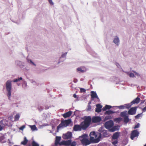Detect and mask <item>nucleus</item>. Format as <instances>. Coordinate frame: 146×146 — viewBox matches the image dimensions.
Masks as SVG:
<instances>
[{"label":"nucleus","instance_id":"cd10ccee","mask_svg":"<svg viewBox=\"0 0 146 146\" xmlns=\"http://www.w3.org/2000/svg\"><path fill=\"white\" fill-rule=\"evenodd\" d=\"M20 117L19 115L18 114H17L15 117V121H18L19 120Z\"/></svg>","mask_w":146,"mask_h":146},{"label":"nucleus","instance_id":"f257e3e1","mask_svg":"<svg viewBox=\"0 0 146 146\" xmlns=\"http://www.w3.org/2000/svg\"><path fill=\"white\" fill-rule=\"evenodd\" d=\"M90 136V140L92 143H97L100 141L99 137H97V135L94 131L91 132Z\"/></svg>","mask_w":146,"mask_h":146},{"label":"nucleus","instance_id":"e433bc0d","mask_svg":"<svg viewBox=\"0 0 146 146\" xmlns=\"http://www.w3.org/2000/svg\"><path fill=\"white\" fill-rule=\"evenodd\" d=\"M49 2V3L51 5H54V3L52 2V0H48Z\"/></svg>","mask_w":146,"mask_h":146},{"label":"nucleus","instance_id":"c9c22d12","mask_svg":"<svg viewBox=\"0 0 146 146\" xmlns=\"http://www.w3.org/2000/svg\"><path fill=\"white\" fill-rule=\"evenodd\" d=\"M129 75L131 77H134L135 76L134 74L133 73H131Z\"/></svg>","mask_w":146,"mask_h":146},{"label":"nucleus","instance_id":"6e6552de","mask_svg":"<svg viewBox=\"0 0 146 146\" xmlns=\"http://www.w3.org/2000/svg\"><path fill=\"white\" fill-rule=\"evenodd\" d=\"M113 125V122L112 120H110L106 122L104 126L106 128L109 129L112 127Z\"/></svg>","mask_w":146,"mask_h":146},{"label":"nucleus","instance_id":"7ed1b4c3","mask_svg":"<svg viewBox=\"0 0 146 146\" xmlns=\"http://www.w3.org/2000/svg\"><path fill=\"white\" fill-rule=\"evenodd\" d=\"M12 81L10 80H8L6 83V89L7 91V95L9 100H10L11 95V90L12 88Z\"/></svg>","mask_w":146,"mask_h":146},{"label":"nucleus","instance_id":"f3484780","mask_svg":"<svg viewBox=\"0 0 146 146\" xmlns=\"http://www.w3.org/2000/svg\"><path fill=\"white\" fill-rule=\"evenodd\" d=\"M102 107V106L100 104H99L96 105V112L99 113L101 111V108Z\"/></svg>","mask_w":146,"mask_h":146},{"label":"nucleus","instance_id":"4c0bfd02","mask_svg":"<svg viewBox=\"0 0 146 146\" xmlns=\"http://www.w3.org/2000/svg\"><path fill=\"white\" fill-rule=\"evenodd\" d=\"M105 118L106 119H111V116L109 115V116H106V117Z\"/></svg>","mask_w":146,"mask_h":146},{"label":"nucleus","instance_id":"393cba45","mask_svg":"<svg viewBox=\"0 0 146 146\" xmlns=\"http://www.w3.org/2000/svg\"><path fill=\"white\" fill-rule=\"evenodd\" d=\"M28 140L26 137L24 138V140L21 142V144L23 145H25L28 142Z\"/></svg>","mask_w":146,"mask_h":146},{"label":"nucleus","instance_id":"09e8293b","mask_svg":"<svg viewBox=\"0 0 146 146\" xmlns=\"http://www.w3.org/2000/svg\"><path fill=\"white\" fill-rule=\"evenodd\" d=\"M73 96L74 98H76L77 97V96L75 94H74L73 95Z\"/></svg>","mask_w":146,"mask_h":146},{"label":"nucleus","instance_id":"7c9ffc66","mask_svg":"<svg viewBox=\"0 0 146 146\" xmlns=\"http://www.w3.org/2000/svg\"><path fill=\"white\" fill-rule=\"evenodd\" d=\"M32 146H39L38 144L36 143L35 141H33L32 143Z\"/></svg>","mask_w":146,"mask_h":146},{"label":"nucleus","instance_id":"39448f33","mask_svg":"<svg viewBox=\"0 0 146 146\" xmlns=\"http://www.w3.org/2000/svg\"><path fill=\"white\" fill-rule=\"evenodd\" d=\"M71 122V120L70 119L62 121H61V123L57 126V129L58 130L63 127H66L69 126Z\"/></svg>","mask_w":146,"mask_h":146},{"label":"nucleus","instance_id":"2eb2a0df","mask_svg":"<svg viewBox=\"0 0 146 146\" xmlns=\"http://www.w3.org/2000/svg\"><path fill=\"white\" fill-rule=\"evenodd\" d=\"M72 137V133L70 132H68L66 133L63 135V138L65 139H68L71 138Z\"/></svg>","mask_w":146,"mask_h":146},{"label":"nucleus","instance_id":"f8f14e48","mask_svg":"<svg viewBox=\"0 0 146 146\" xmlns=\"http://www.w3.org/2000/svg\"><path fill=\"white\" fill-rule=\"evenodd\" d=\"M137 107H135L131 108L128 111V113L129 114L133 115L135 114L136 112Z\"/></svg>","mask_w":146,"mask_h":146},{"label":"nucleus","instance_id":"3c124183","mask_svg":"<svg viewBox=\"0 0 146 146\" xmlns=\"http://www.w3.org/2000/svg\"><path fill=\"white\" fill-rule=\"evenodd\" d=\"M76 80H74V82H75V83H76V82H77V81H76Z\"/></svg>","mask_w":146,"mask_h":146},{"label":"nucleus","instance_id":"1a4fd4ad","mask_svg":"<svg viewBox=\"0 0 146 146\" xmlns=\"http://www.w3.org/2000/svg\"><path fill=\"white\" fill-rule=\"evenodd\" d=\"M102 120L101 117L98 116H93L92 118V123H97Z\"/></svg>","mask_w":146,"mask_h":146},{"label":"nucleus","instance_id":"aec40b11","mask_svg":"<svg viewBox=\"0 0 146 146\" xmlns=\"http://www.w3.org/2000/svg\"><path fill=\"white\" fill-rule=\"evenodd\" d=\"M61 139V137L60 136H56V140L55 144L56 145H57L58 144L60 145V142Z\"/></svg>","mask_w":146,"mask_h":146},{"label":"nucleus","instance_id":"6ab92c4d","mask_svg":"<svg viewBox=\"0 0 146 146\" xmlns=\"http://www.w3.org/2000/svg\"><path fill=\"white\" fill-rule=\"evenodd\" d=\"M91 96L92 99H94V98H97L99 99V98L95 92L93 91H91Z\"/></svg>","mask_w":146,"mask_h":146},{"label":"nucleus","instance_id":"864d4df0","mask_svg":"<svg viewBox=\"0 0 146 146\" xmlns=\"http://www.w3.org/2000/svg\"><path fill=\"white\" fill-rule=\"evenodd\" d=\"M48 108H46V109H48Z\"/></svg>","mask_w":146,"mask_h":146},{"label":"nucleus","instance_id":"dca6fc26","mask_svg":"<svg viewBox=\"0 0 146 146\" xmlns=\"http://www.w3.org/2000/svg\"><path fill=\"white\" fill-rule=\"evenodd\" d=\"M120 135V132H117L115 133L112 136V139H117L119 137Z\"/></svg>","mask_w":146,"mask_h":146},{"label":"nucleus","instance_id":"0eeeda50","mask_svg":"<svg viewBox=\"0 0 146 146\" xmlns=\"http://www.w3.org/2000/svg\"><path fill=\"white\" fill-rule=\"evenodd\" d=\"M83 124L81 122L80 124V125L76 124L74 125L73 129V130L75 131H81L82 129L83 130H86L85 128L83 127Z\"/></svg>","mask_w":146,"mask_h":146},{"label":"nucleus","instance_id":"5701e85b","mask_svg":"<svg viewBox=\"0 0 146 146\" xmlns=\"http://www.w3.org/2000/svg\"><path fill=\"white\" fill-rule=\"evenodd\" d=\"M111 108V106H110L106 105L105 107H103L102 110L103 111H105L107 110H109Z\"/></svg>","mask_w":146,"mask_h":146},{"label":"nucleus","instance_id":"b1692460","mask_svg":"<svg viewBox=\"0 0 146 146\" xmlns=\"http://www.w3.org/2000/svg\"><path fill=\"white\" fill-rule=\"evenodd\" d=\"M114 113H115L114 112L112 111H111L110 110H109L108 111H106L105 114L106 115H109L110 114H113Z\"/></svg>","mask_w":146,"mask_h":146},{"label":"nucleus","instance_id":"603ef678","mask_svg":"<svg viewBox=\"0 0 146 146\" xmlns=\"http://www.w3.org/2000/svg\"><path fill=\"white\" fill-rule=\"evenodd\" d=\"M145 146H146V144L145 145Z\"/></svg>","mask_w":146,"mask_h":146},{"label":"nucleus","instance_id":"79ce46f5","mask_svg":"<svg viewBox=\"0 0 146 146\" xmlns=\"http://www.w3.org/2000/svg\"><path fill=\"white\" fill-rule=\"evenodd\" d=\"M139 127V125L138 123L135 126V127H134V128L136 129V128H137Z\"/></svg>","mask_w":146,"mask_h":146},{"label":"nucleus","instance_id":"8fccbe9b","mask_svg":"<svg viewBox=\"0 0 146 146\" xmlns=\"http://www.w3.org/2000/svg\"><path fill=\"white\" fill-rule=\"evenodd\" d=\"M38 110L40 111H41L43 109L41 108V107H40V108H39V107L38 108Z\"/></svg>","mask_w":146,"mask_h":146},{"label":"nucleus","instance_id":"bb28decb","mask_svg":"<svg viewBox=\"0 0 146 146\" xmlns=\"http://www.w3.org/2000/svg\"><path fill=\"white\" fill-rule=\"evenodd\" d=\"M77 71L80 72H84L85 71V70L81 68H78L77 69Z\"/></svg>","mask_w":146,"mask_h":146},{"label":"nucleus","instance_id":"a211bd4d","mask_svg":"<svg viewBox=\"0 0 146 146\" xmlns=\"http://www.w3.org/2000/svg\"><path fill=\"white\" fill-rule=\"evenodd\" d=\"M72 112L71 111H69L67 112L62 115V116L66 118L67 117H69L71 115Z\"/></svg>","mask_w":146,"mask_h":146},{"label":"nucleus","instance_id":"f03ea898","mask_svg":"<svg viewBox=\"0 0 146 146\" xmlns=\"http://www.w3.org/2000/svg\"><path fill=\"white\" fill-rule=\"evenodd\" d=\"M92 118L91 116H85L84 121L81 122L83 125V127L86 129L90 126Z\"/></svg>","mask_w":146,"mask_h":146},{"label":"nucleus","instance_id":"ddd939ff","mask_svg":"<svg viewBox=\"0 0 146 146\" xmlns=\"http://www.w3.org/2000/svg\"><path fill=\"white\" fill-rule=\"evenodd\" d=\"M131 104H125L123 105L118 106H117V107L119 109H128L131 107Z\"/></svg>","mask_w":146,"mask_h":146},{"label":"nucleus","instance_id":"4be33fe9","mask_svg":"<svg viewBox=\"0 0 146 146\" xmlns=\"http://www.w3.org/2000/svg\"><path fill=\"white\" fill-rule=\"evenodd\" d=\"M119 129V126H114L113 127L109 129V131L111 132H113L114 131L118 130Z\"/></svg>","mask_w":146,"mask_h":146},{"label":"nucleus","instance_id":"c85d7f7f","mask_svg":"<svg viewBox=\"0 0 146 146\" xmlns=\"http://www.w3.org/2000/svg\"><path fill=\"white\" fill-rule=\"evenodd\" d=\"M22 80V77L19 78H17L15 79L13 81L14 82H17L19 81Z\"/></svg>","mask_w":146,"mask_h":146},{"label":"nucleus","instance_id":"473e14b6","mask_svg":"<svg viewBox=\"0 0 146 146\" xmlns=\"http://www.w3.org/2000/svg\"><path fill=\"white\" fill-rule=\"evenodd\" d=\"M122 120V119L120 117L117 118L116 119V120L117 122H120Z\"/></svg>","mask_w":146,"mask_h":146},{"label":"nucleus","instance_id":"4468645a","mask_svg":"<svg viewBox=\"0 0 146 146\" xmlns=\"http://www.w3.org/2000/svg\"><path fill=\"white\" fill-rule=\"evenodd\" d=\"M71 142L72 140L70 139L66 141L63 140L60 142V145L69 146L71 144Z\"/></svg>","mask_w":146,"mask_h":146},{"label":"nucleus","instance_id":"20e7f679","mask_svg":"<svg viewBox=\"0 0 146 146\" xmlns=\"http://www.w3.org/2000/svg\"><path fill=\"white\" fill-rule=\"evenodd\" d=\"M98 131L100 132L99 133V137L100 140L102 138L108 137L110 136L107 131L103 129L102 127L99 129Z\"/></svg>","mask_w":146,"mask_h":146},{"label":"nucleus","instance_id":"423d86ee","mask_svg":"<svg viewBox=\"0 0 146 146\" xmlns=\"http://www.w3.org/2000/svg\"><path fill=\"white\" fill-rule=\"evenodd\" d=\"M120 115L121 117H124L123 121L124 122L127 123L129 121V119L128 118V115L127 114V111H125L121 112Z\"/></svg>","mask_w":146,"mask_h":146},{"label":"nucleus","instance_id":"de8ad7c7","mask_svg":"<svg viewBox=\"0 0 146 146\" xmlns=\"http://www.w3.org/2000/svg\"><path fill=\"white\" fill-rule=\"evenodd\" d=\"M25 127L24 126H23L20 128V129L21 130H23L25 128Z\"/></svg>","mask_w":146,"mask_h":146},{"label":"nucleus","instance_id":"a18cd8bd","mask_svg":"<svg viewBox=\"0 0 146 146\" xmlns=\"http://www.w3.org/2000/svg\"><path fill=\"white\" fill-rule=\"evenodd\" d=\"M67 53L66 52V53H65L64 54H62V57H64V56H65L66 55V54Z\"/></svg>","mask_w":146,"mask_h":146},{"label":"nucleus","instance_id":"c03bdc74","mask_svg":"<svg viewBox=\"0 0 146 146\" xmlns=\"http://www.w3.org/2000/svg\"><path fill=\"white\" fill-rule=\"evenodd\" d=\"M134 72L135 73V74L137 76H140L139 74L138 73H137V72Z\"/></svg>","mask_w":146,"mask_h":146},{"label":"nucleus","instance_id":"a878e982","mask_svg":"<svg viewBox=\"0 0 146 146\" xmlns=\"http://www.w3.org/2000/svg\"><path fill=\"white\" fill-rule=\"evenodd\" d=\"M113 42L115 44L118 45L119 42V40L118 38L116 37L113 40Z\"/></svg>","mask_w":146,"mask_h":146},{"label":"nucleus","instance_id":"2f4dec72","mask_svg":"<svg viewBox=\"0 0 146 146\" xmlns=\"http://www.w3.org/2000/svg\"><path fill=\"white\" fill-rule=\"evenodd\" d=\"M70 146H76V143L75 141H74L72 142H71L70 144Z\"/></svg>","mask_w":146,"mask_h":146},{"label":"nucleus","instance_id":"9b49d317","mask_svg":"<svg viewBox=\"0 0 146 146\" xmlns=\"http://www.w3.org/2000/svg\"><path fill=\"white\" fill-rule=\"evenodd\" d=\"M139 134V132L137 130H135L132 131L131 134L130 138L132 140L133 139L134 137L138 136Z\"/></svg>","mask_w":146,"mask_h":146},{"label":"nucleus","instance_id":"a19ab883","mask_svg":"<svg viewBox=\"0 0 146 146\" xmlns=\"http://www.w3.org/2000/svg\"><path fill=\"white\" fill-rule=\"evenodd\" d=\"M140 114H138L137 115L135 116V118L136 119H138L139 117H140Z\"/></svg>","mask_w":146,"mask_h":146},{"label":"nucleus","instance_id":"c756f323","mask_svg":"<svg viewBox=\"0 0 146 146\" xmlns=\"http://www.w3.org/2000/svg\"><path fill=\"white\" fill-rule=\"evenodd\" d=\"M31 129L33 130H35L36 129V127L35 125L31 126Z\"/></svg>","mask_w":146,"mask_h":146},{"label":"nucleus","instance_id":"49530a36","mask_svg":"<svg viewBox=\"0 0 146 146\" xmlns=\"http://www.w3.org/2000/svg\"><path fill=\"white\" fill-rule=\"evenodd\" d=\"M67 53L66 52V53H65L64 54H62V57H64V56H65L66 55V54Z\"/></svg>","mask_w":146,"mask_h":146},{"label":"nucleus","instance_id":"72a5a7b5","mask_svg":"<svg viewBox=\"0 0 146 146\" xmlns=\"http://www.w3.org/2000/svg\"><path fill=\"white\" fill-rule=\"evenodd\" d=\"M117 143L118 141L117 140H115L112 142V144L114 145L117 144Z\"/></svg>","mask_w":146,"mask_h":146},{"label":"nucleus","instance_id":"ea45409f","mask_svg":"<svg viewBox=\"0 0 146 146\" xmlns=\"http://www.w3.org/2000/svg\"><path fill=\"white\" fill-rule=\"evenodd\" d=\"M91 109V106L90 105H88L87 108V110L89 111Z\"/></svg>","mask_w":146,"mask_h":146},{"label":"nucleus","instance_id":"412c9836","mask_svg":"<svg viewBox=\"0 0 146 146\" xmlns=\"http://www.w3.org/2000/svg\"><path fill=\"white\" fill-rule=\"evenodd\" d=\"M140 99L138 97H137L131 102V105L135 104H138L140 102Z\"/></svg>","mask_w":146,"mask_h":146},{"label":"nucleus","instance_id":"58836bf2","mask_svg":"<svg viewBox=\"0 0 146 146\" xmlns=\"http://www.w3.org/2000/svg\"><path fill=\"white\" fill-rule=\"evenodd\" d=\"M28 62H30L31 63H32V64H33V65L35 66V64H34V62H33L31 60H28Z\"/></svg>","mask_w":146,"mask_h":146},{"label":"nucleus","instance_id":"37998d69","mask_svg":"<svg viewBox=\"0 0 146 146\" xmlns=\"http://www.w3.org/2000/svg\"><path fill=\"white\" fill-rule=\"evenodd\" d=\"M142 111L143 112H144L146 111V106L143 108L142 110Z\"/></svg>","mask_w":146,"mask_h":146},{"label":"nucleus","instance_id":"f704fd0d","mask_svg":"<svg viewBox=\"0 0 146 146\" xmlns=\"http://www.w3.org/2000/svg\"><path fill=\"white\" fill-rule=\"evenodd\" d=\"M80 89L81 92H86V90L84 88H80Z\"/></svg>","mask_w":146,"mask_h":146},{"label":"nucleus","instance_id":"9d476101","mask_svg":"<svg viewBox=\"0 0 146 146\" xmlns=\"http://www.w3.org/2000/svg\"><path fill=\"white\" fill-rule=\"evenodd\" d=\"M82 144L84 145H87L92 143L90 140L86 138H84L81 140Z\"/></svg>","mask_w":146,"mask_h":146}]
</instances>
